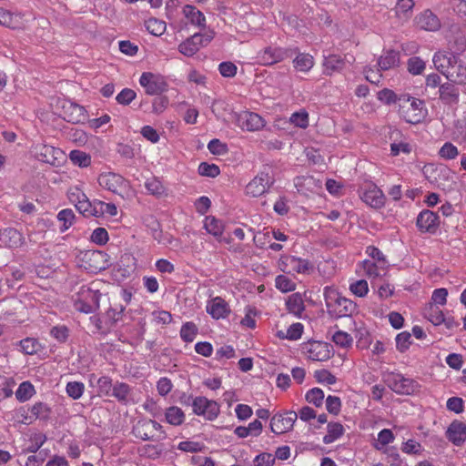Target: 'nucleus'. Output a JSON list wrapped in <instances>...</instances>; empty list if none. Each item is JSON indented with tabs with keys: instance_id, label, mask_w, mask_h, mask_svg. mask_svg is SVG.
I'll use <instances>...</instances> for the list:
<instances>
[{
	"instance_id": "obj_61",
	"label": "nucleus",
	"mask_w": 466,
	"mask_h": 466,
	"mask_svg": "<svg viewBox=\"0 0 466 466\" xmlns=\"http://www.w3.org/2000/svg\"><path fill=\"white\" fill-rule=\"evenodd\" d=\"M411 335L408 331H403L396 336V347L400 352L405 351L409 349L411 341Z\"/></svg>"
},
{
	"instance_id": "obj_16",
	"label": "nucleus",
	"mask_w": 466,
	"mask_h": 466,
	"mask_svg": "<svg viewBox=\"0 0 466 466\" xmlns=\"http://www.w3.org/2000/svg\"><path fill=\"white\" fill-rule=\"evenodd\" d=\"M297 418L298 414L295 411L274 415L270 420V430L276 434H282L289 431L292 430Z\"/></svg>"
},
{
	"instance_id": "obj_51",
	"label": "nucleus",
	"mask_w": 466,
	"mask_h": 466,
	"mask_svg": "<svg viewBox=\"0 0 466 466\" xmlns=\"http://www.w3.org/2000/svg\"><path fill=\"white\" fill-rule=\"evenodd\" d=\"M146 424L147 420H139L133 429L134 434L144 441L155 438V434H152V431Z\"/></svg>"
},
{
	"instance_id": "obj_6",
	"label": "nucleus",
	"mask_w": 466,
	"mask_h": 466,
	"mask_svg": "<svg viewBox=\"0 0 466 466\" xmlns=\"http://www.w3.org/2000/svg\"><path fill=\"white\" fill-rule=\"evenodd\" d=\"M360 199L369 207L379 209L385 205L383 191L374 183L367 182L360 188Z\"/></svg>"
},
{
	"instance_id": "obj_36",
	"label": "nucleus",
	"mask_w": 466,
	"mask_h": 466,
	"mask_svg": "<svg viewBox=\"0 0 466 466\" xmlns=\"http://www.w3.org/2000/svg\"><path fill=\"white\" fill-rule=\"evenodd\" d=\"M131 392L129 385L124 382L116 381L113 388L111 396L115 397L118 401L122 403H127Z\"/></svg>"
},
{
	"instance_id": "obj_40",
	"label": "nucleus",
	"mask_w": 466,
	"mask_h": 466,
	"mask_svg": "<svg viewBox=\"0 0 466 466\" xmlns=\"http://www.w3.org/2000/svg\"><path fill=\"white\" fill-rule=\"evenodd\" d=\"M399 63L398 54L394 51H387L378 60V66L380 70H388L395 67Z\"/></svg>"
},
{
	"instance_id": "obj_3",
	"label": "nucleus",
	"mask_w": 466,
	"mask_h": 466,
	"mask_svg": "<svg viewBox=\"0 0 466 466\" xmlns=\"http://www.w3.org/2000/svg\"><path fill=\"white\" fill-rule=\"evenodd\" d=\"M97 182L101 187L122 198L131 196V185L127 179L117 173L105 172L98 176Z\"/></svg>"
},
{
	"instance_id": "obj_19",
	"label": "nucleus",
	"mask_w": 466,
	"mask_h": 466,
	"mask_svg": "<svg viewBox=\"0 0 466 466\" xmlns=\"http://www.w3.org/2000/svg\"><path fill=\"white\" fill-rule=\"evenodd\" d=\"M206 310L215 319H226L230 313L229 305L221 297L208 300Z\"/></svg>"
},
{
	"instance_id": "obj_34",
	"label": "nucleus",
	"mask_w": 466,
	"mask_h": 466,
	"mask_svg": "<svg viewBox=\"0 0 466 466\" xmlns=\"http://www.w3.org/2000/svg\"><path fill=\"white\" fill-rule=\"evenodd\" d=\"M165 419L170 425L179 426L185 421L186 416L179 407L171 406L166 410Z\"/></svg>"
},
{
	"instance_id": "obj_63",
	"label": "nucleus",
	"mask_w": 466,
	"mask_h": 466,
	"mask_svg": "<svg viewBox=\"0 0 466 466\" xmlns=\"http://www.w3.org/2000/svg\"><path fill=\"white\" fill-rule=\"evenodd\" d=\"M108 238V233L104 228H96L90 237L91 241L97 245H105Z\"/></svg>"
},
{
	"instance_id": "obj_29",
	"label": "nucleus",
	"mask_w": 466,
	"mask_h": 466,
	"mask_svg": "<svg viewBox=\"0 0 466 466\" xmlns=\"http://www.w3.org/2000/svg\"><path fill=\"white\" fill-rule=\"evenodd\" d=\"M440 98L448 104L457 103L459 100V90L454 85L446 83L440 86Z\"/></svg>"
},
{
	"instance_id": "obj_9",
	"label": "nucleus",
	"mask_w": 466,
	"mask_h": 466,
	"mask_svg": "<svg viewBox=\"0 0 466 466\" xmlns=\"http://www.w3.org/2000/svg\"><path fill=\"white\" fill-rule=\"evenodd\" d=\"M303 354L313 361H325L332 356L331 346L323 341H308L302 345Z\"/></svg>"
},
{
	"instance_id": "obj_59",
	"label": "nucleus",
	"mask_w": 466,
	"mask_h": 466,
	"mask_svg": "<svg viewBox=\"0 0 466 466\" xmlns=\"http://www.w3.org/2000/svg\"><path fill=\"white\" fill-rule=\"evenodd\" d=\"M198 172L201 176L216 177L219 175V167L215 164L203 162L198 167Z\"/></svg>"
},
{
	"instance_id": "obj_26",
	"label": "nucleus",
	"mask_w": 466,
	"mask_h": 466,
	"mask_svg": "<svg viewBox=\"0 0 466 466\" xmlns=\"http://www.w3.org/2000/svg\"><path fill=\"white\" fill-rule=\"evenodd\" d=\"M446 434L449 441L454 445L460 446L466 441V425L463 422L455 420L451 423Z\"/></svg>"
},
{
	"instance_id": "obj_39",
	"label": "nucleus",
	"mask_w": 466,
	"mask_h": 466,
	"mask_svg": "<svg viewBox=\"0 0 466 466\" xmlns=\"http://www.w3.org/2000/svg\"><path fill=\"white\" fill-rule=\"evenodd\" d=\"M327 430H328V432L323 437V442L325 444H329V443L334 442L336 440L340 438L344 432L343 426L339 422L329 423Z\"/></svg>"
},
{
	"instance_id": "obj_22",
	"label": "nucleus",
	"mask_w": 466,
	"mask_h": 466,
	"mask_svg": "<svg viewBox=\"0 0 466 466\" xmlns=\"http://www.w3.org/2000/svg\"><path fill=\"white\" fill-rule=\"evenodd\" d=\"M65 117L74 124H84L87 120V113L84 106L73 102H67L64 106Z\"/></svg>"
},
{
	"instance_id": "obj_42",
	"label": "nucleus",
	"mask_w": 466,
	"mask_h": 466,
	"mask_svg": "<svg viewBox=\"0 0 466 466\" xmlns=\"http://www.w3.org/2000/svg\"><path fill=\"white\" fill-rule=\"evenodd\" d=\"M350 291L358 298H364L369 293V285L365 279H351L349 285Z\"/></svg>"
},
{
	"instance_id": "obj_24",
	"label": "nucleus",
	"mask_w": 466,
	"mask_h": 466,
	"mask_svg": "<svg viewBox=\"0 0 466 466\" xmlns=\"http://www.w3.org/2000/svg\"><path fill=\"white\" fill-rule=\"evenodd\" d=\"M182 15L191 25L198 28L206 27V17L204 14L200 10H198L195 5H185L182 7Z\"/></svg>"
},
{
	"instance_id": "obj_57",
	"label": "nucleus",
	"mask_w": 466,
	"mask_h": 466,
	"mask_svg": "<svg viewBox=\"0 0 466 466\" xmlns=\"http://www.w3.org/2000/svg\"><path fill=\"white\" fill-rule=\"evenodd\" d=\"M306 400L308 402L319 407L322 405L324 400V392L319 388H313L307 392Z\"/></svg>"
},
{
	"instance_id": "obj_1",
	"label": "nucleus",
	"mask_w": 466,
	"mask_h": 466,
	"mask_svg": "<svg viewBox=\"0 0 466 466\" xmlns=\"http://www.w3.org/2000/svg\"><path fill=\"white\" fill-rule=\"evenodd\" d=\"M323 297L327 311L333 318L350 317L357 311V304L343 297L333 286L323 289Z\"/></svg>"
},
{
	"instance_id": "obj_31",
	"label": "nucleus",
	"mask_w": 466,
	"mask_h": 466,
	"mask_svg": "<svg viewBox=\"0 0 466 466\" xmlns=\"http://www.w3.org/2000/svg\"><path fill=\"white\" fill-rule=\"evenodd\" d=\"M323 66L326 75H332L343 68L344 60L338 55H329L324 56Z\"/></svg>"
},
{
	"instance_id": "obj_11",
	"label": "nucleus",
	"mask_w": 466,
	"mask_h": 466,
	"mask_svg": "<svg viewBox=\"0 0 466 466\" xmlns=\"http://www.w3.org/2000/svg\"><path fill=\"white\" fill-rule=\"evenodd\" d=\"M35 155L39 161L52 166H60L66 160V155L63 150L45 144L35 147Z\"/></svg>"
},
{
	"instance_id": "obj_37",
	"label": "nucleus",
	"mask_w": 466,
	"mask_h": 466,
	"mask_svg": "<svg viewBox=\"0 0 466 466\" xmlns=\"http://www.w3.org/2000/svg\"><path fill=\"white\" fill-rule=\"evenodd\" d=\"M435 173L437 176L434 177V182L437 187L442 189L448 187L452 178L451 170L446 167H440L436 168Z\"/></svg>"
},
{
	"instance_id": "obj_53",
	"label": "nucleus",
	"mask_w": 466,
	"mask_h": 466,
	"mask_svg": "<svg viewBox=\"0 0 466 466\" xmlns=\"http://www.w3.org/2000/svg\"><path fill=\"white\" fill-rule=\"evenodd\" d=\"M399 98L400 95L388 88H384L378 93V99L386 105L397 104L399 106Z\"/></svg>"
},
{
	"instance_id": "obj_27",
	"label": "nucleus",
	"mask_w": 466,
	"mask_h": 466,
	"mask_svg": "<svg viewBox=\"0 0 466 466\" xmlns=\"http://www.w3.org/2000/svg\"><path fill=\"white\" fill-rule=\"evenodd\" d=\"M452 60L453 57L441 51L435 53L432 58L435 68L446 77L453 66Z\"/></svg>"
},
{
	"instance_id": "obj_33",
	"label": "nucleus",
	"mask_w": 466,
	"mask_h": 466,
	"mask_svg": "<svg viewBox=\"0 0 466 466\" xmlns=\"http://www.w3.org/2000/svg\"><path fill=\"white\" fill-rule=\"evenodd\" d=\"M293 66L297 71L307 73L314 66V58L306 53L299 54L293 60Z\"/></svg>"
},
{
	"instance_id": "obj_12",
	"label": "nucleus",
	"mask_w": 466,
	"mask_h": 466,
	"mask_svg": "<svg viewBox=\"0 0 466 466\" xmlns=\"http://www.w3.org/2000/svg\"><path fill=\"white\" fill-rule=\"evenodd\" d=\"M140 85L147 95L155 96L165 92L167 88L165 77L158 74L145 72L139 78Z\"/></svg>"
},
{
	"instance_id": "obj_35",
	"label": "nucleus",
	"mask_w": 466,
	"mask_h": 466,
	"mask_svg": "<svg viewBox=\"0 0 466 466\" xmlns=\"http://www.w3.org/2000/svg\"><path fill=\"white\" fill-rule=\"evenodd\" d=\"M144 25L147 31L156 36L162 35L167 29L166 22L156 17L147 19Z\"/></svg>"
},
{
	"instance_id": "obj_44",
	"label": "nucleus",
	"mask_w": 466,
	"mask_h": 466,
	"mask_svg": "<svg viewBox=\"0 0 466 466\" xmlns=\"http://www.w3.org/2000/svg\"><path fill=\"white\" fill-rule=\"evenodd\" d=\"M57 219L62 223L61 232L67 230L74 223L75 214L70 208H65L58 212Z\"/></svg>"
},
{
	"instance_id": "obj_46",
	"label": "nucleus",
	"mask_w": 466,
	"mask_h": 466,
	"mask_svg": "<svg viewBox=\"0 0 466 466\" xmlns=\"http://www.w3.org/2000/svg\"><path fill=\"white\" fill-rule=\"evenodd\" d=\"M289 122L297 127L307 128L309 126V114L305 109H300L291 114Z\"/></svg>"
},
{
	"instance_id": "obj_60",
	"label": "nucleus",
	"mask_w": 466,
	"mask_h": 466,
	"mask_svg": "<svg viewBox=\"0 0 466 466\" xmlns=\"http://www.w3.org/2000/svg\"><path fill=\"white\" fill-rule=\"evenodd\" d=\"M426 317L435 326L441 325L445 321L443 312L438 307H431Z\"/></svg>"
},
{
	"instance_id": "obj_54",
	"label": "nucleus",
	"mask_w": 466,
	"mask_h": 466,
	"mask_svg": "<svg viewBox=\"0 0 466 466\" xmlns=\"http://www.w3.org/2000/svg\"><path fill=\"white\" fill-rule=\"evenodd\" d=\"M407 66L409 72L414 76L420 75L426 66L425 62L418 56L410 57L408 60Z\"/></svg>"
},
{
	"instance_id": "obj_62",
	"label": "nucleus",
	"mask_w": 466,
	"mask_h": 466,
	"mask_svg": "<svg viewBox=\"0 0 466 466\" xmlns=\"http://www.w3.org/2000/svg\"><path fill=\"white\" fill-rule=\"evenodd\" d=\"M69 138L79 146H84L88 141V135L82 129L72 128L68 133Z\"/></svg>"
},
{
	"instance_id": "obj_2",
	"label": "nucleus",
	"mask_w": 466,
	"mask_h": 466,
	"mask_svg": "<svg viewBox=\"0 0 466 466\" xmlns=\"http://www.w3.org/2000/svg\"><path fill=\"white\" fill-rule=\"evenodd\" d=\"M398 114L401 119L410 124H419L425 119L428 110L422 100L409 94H400Z\"/></svg>"
},
{
	"instance_id": "obj_41",
	"label": "nucleus",
	"mask_w": 466,
	"mask_h": 466,
	"mask_svg": "<svg viewBox=\"0 0 466 466\" xmlns=\"http://www.w3.org/2000/svg\"><path fill=\"white\" fill-rule=\"evenodd\" d=\"M71 162L79 167H87L91 165V156L81 150H72L69 153Z\"/></svg>"
},
{
	"instance_id": "obj_20",
	"label": "nucleus",
	"mask_w": 466,
	"mask_h": 466,
	"mask_svg": "<svg viewBox=\"0 0 466 466\" xmlns=\"http://www.w3.org/2000/svg\"><path fill=\"white\" fill-rule=\"evenodd\" d=\"M416 224L420 231L433 233L439 228V216L431 210H422L418 215Z\"/></svg>"
},
{
	"instance_id": "obj_30",
	"label": "nucleus",
	"mask_w": 466,
	"mask_h": 466,
	"mask_svg": "<svg viewBox=\"0 0 466 466\" xmlns=\"http://www.w3.org/2000/svg\"><path fill=\"white\" fill-rule=\"evenodd\" d=\"M145 187L148 194L161 198L167 196V188L165 187L162 181L157 177H151L145 181Z\"/></svg>"
},
{
	"instance_id": "obj_8",
	"label": "nucleus",
	"mask_w": 466,
	"mask_h": 466,
	"mask_svg": "<svg viewBox=\"0 0 466 466\" xmlns=\"http://www.w3.org/2000/svg\"><path fill=\"white\" fill-rule=\"evenodd\" d=\"M274 183V178L265 171L259 172L246 186L245 194L250 198H258L270 188Z\"/></svg>"
},
{
	"instance_id": "obj_17",
	"label": "nucleus",
	"mask_w": 466,
	"mask_h": 466,
	"mask_svg": "<svg viewBox=\"0 0 466 466\" xmlns=\"http://www.w3.org/2000/svg\"><path fill=\"white\" fill-rule=\"evenodd\" d=\"M25 244V236L15 228H5L1 231L0 246L10 249H17Z\"/></svg>"
},
{
	"instance_id": "obj_5",
	"label": "nucleus",
	"mask_w": 466,
	"mask_h": 466,
	"mask_svg": "<svg viewBox=\"0 0 466 466\" xmlns=\"http://www.w3.org/2000/svg\"><path fill=\"white\" fill-rule=\"evenodd\" d=\"M214 38V32L196 33L178 46V51L186 56H194L201 47L207 46Z\"/></svg>"
},
{
	"instance_id": "obj_13",
	"label": "nucleus",
	"mask_w": 466,
	"mask_h": 466,
	"mask_svg": "<svg viewBox=\"0 0 466 466\" xmlns=\"http://www.w3.org/2000/svg\"><path fill=\"white\" fill-rule=\"evenodd\" d=\"M192 408L195 414L208 420H216L219 414V405L215 400L202 396L193 400Z\"/></svg>"
},
{
	"instance_id": "obj_7",
	"label": "nucleus",
	"mask_w": 466,
	"mask_h": 466,
	"mask_svg": "<svg viewBox=\"0 0 466 466\" xmlns=\"http://www.w3.org/2000/svg\"><path fill=\"white\" fill-rule=\"evenodd\" d=\"M388 386L399 394H413L419 390V383L410 379L406 378L400 373H390L386 378Z\"/></svg>"
},
{
	"instance_id": "obj_10",
	"label": "nucleus",
	"mask_w": 466,
	"mask_h": 466,
	"mask_svg": "<svg viewBox=\"0 0 466 466\" xmlns=\"http://www.w3.org/2000/svg\"><path fill=\"white\" fill-rule=\"evenodd\" d=\"M279 268L287 273L310 274L313 265L307 259L295 256H283L279 261Z\"/></svg>"
},
{
	"instance_id": "obj_32",
	"label": "nucleus",
	"mask_w": 466,
	"mask_h": 466,
	"mask_svg": "<svg viewBox=\"0 0 466 466\" xmlns=\"http://www.w3.org/2000/svg\"><path fill=\"white\" fill-rule=\"evenodd\" d=\"M0 25L12 29L20 28L22 26L21 16L0 8Z\"/></svg>"
},
{
	"instance_id": "obj_15",
	"label": "nucleus",
	"mask_w": 466,
	"mask_h": 466,
	"mask_svg": "<svg viewBox=\"0 0 466 466\" xmlns=\"http://www.w3.org/2000/svg\"><path fill=\"white\" fill-rule=\"evenodd\" d=\"M235 123L242 130L258 131L264 127L266 122L262 116L257 113L242 111L235 116Z\"/></svg>"
},
{
	"instance_id": "obj_56",
	"label": "nucleus",
	"mask_w": 466,
	"mask_h": 466,
	"mask_svg": "<svg viewBox=\"0 0 466 466\" xmlns=\"http://www.w3.org/2000/svg\"><path fill=\"white\" fill-rule=\"evenodd\" d=\"M314 378L319 383L333 385L336 383V377L328 370H318L314 372Z\"/></svg>"
},
{
	"instance_id": "obj_58",
	"label": "nucleus",
	"mask_w": 466,
	"mask_h": 466,
	"mask_svg": "<svg viewBox=\"0 0 466 466\" xmlns=\"http://www.w3.org/2000/svg\"><path fill=\"white\" fill-rule=\"evenodd\" d=\"M208 149L211 154L217 156H224L228 151L227 144L221 142L218 139L210 140L208 144Z\"/></svg>"
},
{
	"instance_id": "obj_21",
	"label": "nucleus",
	"mask_w": 466,
	"mask_h": 466,
	"mask_svg": "<svg viewBox=\"0 0 466 466\" xmlns=\"http://www.w3.org/2000/svg\"><path fill=\"white\" fill-rule=\"evenodd\" d=\"M287 56V50L268 46L258 54V59L260 64L269 66L284 60Z\"/></svg>"
},
{
	"instance_id": "obj_25",
	"label": "nucleus",
	"mask_w": 466,
	"mask_h": 466,
	"mask_svg": "<svg viewBox=\"0 0 466 466\" xmlns=\"http://www.w3.org/2000/svg\"><path fill=\"white\" fill-rule=\"evenodd\" d=\"M68 198L81 213L89 212L91 204L86 195L78 187H72L68 190Z\"/></svg>"
},
{
	"instance_id": "obj_23",
	"label": "nucleus",
	"mask_w": 466,
	"mask_h": 466,
	"mask_svg": "<svg viewBox=\"0 0 466 466\" xmlns=\"http://www.w3.org/2000/svg\"><path fill=\"white\" fill-rule=\"evenodd\" d=\"M389 264H380L370 259H365L361 262V268L367 278L370 279H377L385 276L389 270Z\"/></svg>"
},
{
	"instance_id": "obj_47",
	"label": "nucleus",
	"mask_w": 466,
	"mask_h": 466,
	"mask_svg": "<svg viewBox=\"0 0 466 466\" xmlns=\"http://www.w3.org/2000/svg\"><path fill=\"white\" fill-rule=\"evenodd\" d=\"M275 286L279 291L283 293L293 291L296 289L295 282L285 275L277 276L275 279Z\"/></svg>"
},
{
	"instance_id": "obj_50",
	"label": "nucleus",
	"mask_w": 466,
	"mask_h": 466,
	"mask_svg": "<svg viewBox=\"0 0 466 466\" xmlns=\"http://www.w3.org/2000/svg\"><path fill=\"white\" fill-rule=\"evenodd\" d=\"M85 390V385L80 381H70L66 386L67 395L73 400H78L82 397Z\"/></svg>"
},
{
	"instance_id": "obj_64",
	"label": "nucleus",
	"mask_w": 466,
	"mask_h": 466,
	"mask_svg": "<svg viewBox=\"0 0 466 466\" xmlns=\"http://www.w3.org/2000/svg\"><path fill=\"white\" fill-rule=\"evenodd\" d=\"M275 462V457L267 452L256 456L253 461L254 466H272Z\"/></svg>"
},
{
	"instance_id": "obj_55",
	"label": "nucleus",
	"mask_w": 466,
	"mask_h": 466,
	"mask_svg": "<svg viewBox=\"0 0 466 466\" xmlns=\"http://www.w3.org/2000/svg\"><path fill=\"white\" fill-rule=\"evenodd\" d=\"M19 346L23 353L32 355L36 353L39 345L35 339L26 338L20 340Z\"/></svg>"
},
{
	"instance_id": "obj_14",
	"label": "nucleus",
	"mask_w": 466,
	"mask_h": 466,
	"mask_svg": "<svg viewBox=\"0 0 466 466\" xmlns=\"http://www.w3.org/2000/svg\"><path fill=\"white\" fill-rule=\"evenodd\" d=\"M85 268L91 273H98L108 266V255L99 250H88L84 254Z\"/></svg>"
},
{
	"instance_id": "obj_45",
	"label": "nucleus",
	"mask_w": 466,
	"mask_h": 466,
	"mask_svg": "<svg viewBox=\"0 0 466 466\" xmlns=\"http://www.w3.org/2000/svg\"><path fill=\"white\" fill-rule=\"evenodd\" d=\"M198 327L195 323L188 321L182 325L180 337L185 342H192L198 335Z\"/></svg>"
},
{
	"instance_id": "obj_18",
	"label": "nucleus",
	"mask_w": 466,
	"mask_h": 466,
	"mask_svg": "<svg viewBox=\"0 0 466 466\" xmlns=\"http://www.w3.org/2000/svg\"><path fill=\"white\" fill-rule=\"evenodd\" d=\"M415 23L420 29L428 32H437L441 28V19L430 9L417 15Z\"/></svg>"
},
{
	"instance_id": "obj_43",
	"label": "nucleus",
	"mask_w": 466,
	"mask_h": 466,
	"mask_svg": "<svg viewBox=\"0 0 466 466\" xmlns=\"http://www.w3.org/2000/svg\"><path fill=\"white\" fill-rule=\"evenodd\" d=\"M459 154L458 147L451 142H445L438 151V156L443 160H453Z\"/></svg>"
},
{
	"instance_id": "obj_28",
	"label": "nucleus",
	"mask_w": 466,
	"mask_h": 466,
	"mask_svg": "<svg viewBox=\"0 0 466 466\" xmlns=\"http://www.w3.org/2000/svg\"><path fill=\"white\" fill-rule=\"evenodd\" d=\"M287 309L296 317H300L305 309L302 295L299 292L293 293L286 300Z\"/></svg>"
},
{
	"instance_id": "obj_52",
	"label": "nucleus",
	"mask_w": 466,
	"mask_h": 466,
	"mask_svg": "<svg viewBox=\"0 0 466 466\" xmlns=\"http://www.w3.org/2000/svg\"><path fill=\"white\" fill-rule=\"evenodd\" d=\"M332 340L336 345L341 348H349L353 342L352 337L342 330L336 331L332 336Z\"/></svg>"
},
{
	"instance_id": "obj_48",
	"label": "nucleus",
	"mask_w": 466,
	"mask_h": 466,
	"mask_svg": "<svg viewBox=\"0 0 466 466\" xmlns=\"http://www.w3.org/2000/svg\"><path fill=\"white\" fill-rule=\"evenodd\" d=\"M446 78L452 83L464 85L466 84V68L461 66L455 68L452 66Z\"/></svg>"
},
{
	"instance_id": "obj_49",
	"label": "nucleus",
	"mask_w": 466,
	"mask_h": 466,
	"mask_svg": "<svg viewBox=\"0 0 466 466\" xmlns=\"http://www.w3.org/2000/svg\"><path fill=\"white\" fill-rule=\"evenodd\" d=\"M34 393V386L29 381H24L16 390L15 396L20 401H25L29 400Z\"/></svg>"
},
{
	"instance_id": "obj_38",
	"label": "nucleus",
	"mask_w": 466,
	"mask_h": 466,
	"mask_svg": "<svg viewBox=\"0 0 466 466\" xmlns=\"http://www.w3.org/2000/svg\"><path fill=\"white\" fill-rule=\"evenodd\" d=\"M204 228L209 234L216 238H220L224 230L223 223L212 216L205 218Z\"/></svg>"
},
{
	"instance_id": "obj_4",
	"label": "nucleus",
	"mask_w": 466,
	"mask_h": 466,
	"mask_svg": "<svg viewBox=\"0 0 466 466\" xmlns=\"http://www.w3.org/2000/svg\"><path fill=\"white\" fill-rule=\"evenodd\" d=\"M101 294L97 290L82 287L75 299V309L86 314L95 311L99 307Z\"/></svg>"
}]
</instances>
